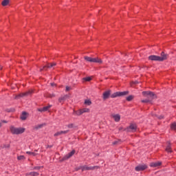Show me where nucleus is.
I'll list each match as a JSON object with an SVG mask.
<instances>
[{
    "label": "nucleus",
    "mask_w": 176,
    "mask_h": 176,
    "mask_svg": "<svg viewBox=\"0 0 176 176\" xmlns=\"http://www.w3.org/2000/svg\"><path fill=\"white\" fill-rule=\"evenodd\" d=\"M168 58V54L162 52L161 53V56L151 55L148 56V60L151 61H164V60H167Z\"/></svg>",
    "instance_id": "nucleus-1"
},
{
    "label": "nucleus",
    "mask_w": 176,
    "mask_h": 176,
    "mask_svg": "<svg viewBox=\"0 0 176 176\" xmlns=\"http://www.w3.org/2000/svg\"><path fill=\"white\" fill-rule=\"evenodd\" d=\"M142 95L144 97H146L148 99L142 100V102H151L155 97V94L151 91H143Z\"/></svg>",
    "instance_id": "nucleus-2"
},
{
    "label": "nucleus",
    "mask_w": 176,
    "mask_h": 176,
    "mask_svg": "<svg viewBox=\"0 0 176 176\" xmlns=\"http://www.w3.org/2000/svg\"><path fill=\"white\" fill-rule=\"evenodd\" d=\"M10 131L15 135H19V134H23L25 131V128L23 127H15L14 126H10Z\"/></svg>",
    "instance_id": "nucleus-3"
},
{
    "label": "nucleus",
    "mask_w": 176,
    "mask_h": 176,
    "mask_svg": "<svg viewBox=\"0 0 176 176\" xmlns=\"http://www.w3.org/2000/svg\"><path fill=\"white\" fill-rule=\"evenodd\" d=\"M84 60L88 63H97L98 64H102V60L100 58H92L87 56H84Z\"/></svg>",
    "instance_id": "nucleus-4"
},
{
    "label": "nucleus",
    "mask_w": 176,
    "mask_h": 176,
    "mask_svg": "<svg viewBox=\"0 0 176 176\" xmlns=\"http://www.w3.org/2000/svg\"><path fill=\"white\" fill-rule=\"evenodd\" d=\"M127 94H129V91H118V92H116L114 94H113L111 97V98H116V97H122L123 96H127Z\"/></svg>",
    "instance_id": "nucleus-5"
},
{
    "label": "nucleus",
    "mask_w": 176,
    "mask_h": 176,
    "mask_svg": "<svg viewBox=\"0 0 176 176\" xmlns=\"http://www.w3.org/2000/svg\"><path fill=\"white\" fill-rule=\"evenodd\" d=\"M81 168H82V171H89V170H93L97 168H100V166H89L87 165H84L81 166Z\"/></svg>",
    "instance_id": "nucleus-6"
},
{
    "label": "nucleus",
    "mask_w": 176,
    "mask_h": 176,
    "mask_svg": "<svg viewBox=\"0 0 176 176\" xmlns=\"http://www.w3.org/2000/svg\"><path fill=\"white\" fill-rule=\"evenodd\" d=\"M32 93H33L32 90H29L26 92L19 94V95H16L15 96V100H19L20 97H27V96H30V94H32Z\"/></svg>",
    "instance_id": "nucleus-7"
},
{
    "label": "nucleus",
    "mask_w": 176,
    "mask_h": 176,
    "mask_svg": "<svg viewBox=\"0 0 176 176\" xmlns=\"http://www.w3.org/2000/svg\"><path fill=\"white\" fill-rule=\"evenodd\" d=\"M148 168V166L146 164L139 165L135 168V171H144V170H146Z\"/></svg>",
    "instance_id": "nucleus-8"
},
{
    "label": "nucleus",
    "mask_w": 176,
    "mask_h": 176,
    "mask_svg": "<svg viewBox=\"0 0 176 176\" xmlns=\"http://www.w3.org/2000/svg\"><path fill=\"white\" fill-rule=\"evenodd\" d=\"M75 155V150L72 151L70 153H69L67 155H65L62 160H68V159H70V157H72Z\"/></svg>",
    "instance_id": "nucleus-9"
},
{
    "label": "nucleus",
    "mask_w": 176,
    "mask_h": 176,
    "mask_svg": "<svg viewBox=\"0 0 176 176\" xmlns=\"http://www.w3.org/2000/svg\"><path fill=\"white\" fill-rule=\"evenodd\" d=\"M57 65V63H47V65L44 66L43 68L40 69V71H43V69L47 70L46 68H53V67H56Z\"/></svg>",
    "instance_id": "nucleus-10"
},
{
    "label": "nucleus",
    "mask_w": 176,
    "mask_h": 176,
    "mask_svg": "<svg viewBox=\"0 0 176 176\" xmlns=\"http://www.w3.org/2000/svg\"><path fill=\"white\" fill-rule=\"evenodd\" d=\"M51 107L52 104H49L48 106L44 107L43 108L38 109L37 111H38V112H46L48 109H50Z\"/></svg>",
    "instance_id": "nucleus-11"
},
{
    "label": "nucleus",
    "mask_w": 176,
    "mask_h": 176,
    "mask_svg": "<svg viewBox=\"0 0 176 176\" xmlns=\"http://www.w3.org/2000/svg\"><path fill=\"white\" fill-rule=\"evenodd\" d=\"M67 133H69V130H67V131H60L58 132H56V133H54V137H58V135H63V134H67Z\"/></svg>",
    "instance_id": "nucleus-12"
},
{
    "label": "nucleus",
    "mask_w": 176,
    "mask_h": 176,
    "mask_svg": "<svg viewBox=\"0 0 176 176\" xmlns=\"http://www.w3.org/2000/svg\"><path fill=\"white\" fill-rule=\"evenodd\" d=\"M136 130H137V125L135 124H131L128 128V131H132L133 133H134V131H135Z\"/></svg>",
    "instance_id": "nucleus-13"
},
{
    "label": "nucleus",
    "mask_w": 176,
    "mask_h": 176,
    "mask_svg": "<svg viewBox=\"0 0 176 176\" xmlns=\"http://www.w3.org/2000/svg\"><path fill=\"white\" fill-rule=\"evenodd\" d=\"M160 166H162V162H151L150 164L151 167H159Z\"/></svg>",
    "instance_id": "nucleus-14"
},
{
    "label": "nucleus",
    "mask_w": 176,
    "mask_h": 176,
    "mask_svg": "<svg viewBox=\"0 0 176 176\" xmlns=\"http://www.w3.org/2000/svg\"><path fill=\"white\" fill-rule=\"evenodd\" d=\"M109 96H111V91H107L103 94V99L107 100V98H109Z\"/></svg>",
    "instance_id": "nucleus-15"
},
{
    "label": "nucleus",
    "mask_w": 176,
    "mask_h": 176,
    "mask_svg": "<svg viewBox=\"0 0 176 176\" xmlns=\"http://www.w3.org/2000/svg\"><path fill=\"white\" fill-rule=\"evenodd\" d=\"M111 116L114 119L115 122H119L120 120V115L119 114H113Z\"/></svg>",
    "instance_id": "nucleus-16"
},
{
    "label": "nucleus",
    "mask_w": 176,
    "mask_h": 176,
    "mask_svg": "<svg viewBox=\"0 0 176 176\" xmlns=\"http://www.w3.org/2000/svg\"><path fill=\"white\" fill-rule=\"evenodd\" d=\"M27 115H28V113L27 112L23 111L21 115V120H25L27 119Z\"/></svg>",
    "instance_id": "nucleus-17"
},
{
    "label": "nucleus",
    "mask_w": 176,
    "mask_h": 176,
    "mask_svg": "<svg viewBox=\"0 0 176 176\" xmlns=\"http://www.w3.org/2000/svg\"><path fill=\"white\" fill-rule=\"evenodd\" d=\"M93 80V76H88L82 78V82L85 83V82H90Z\"/></svg>",
    "instance_id": "nucleus-18"
},
{
    "label": "nucleus",
    "mask_w": 176,
    "mask_h": 176,
    "mask_svg": "<svg viewBox=\"0 0 176 176\" xmlns=\"http://www.w3.org/2000/svg\"><path fill=\"white\" fill-rule=\"evenodd\" d=\"M74 115H76L77 116H80V115H83V113H82V109L78 110L76 111H74Z\"/></svg>",
    "instance_id": "nucleus-19"
},
{
    "label": "nucleus",
    "mask_w": 176,
    "mask_h": 176,
    "mask_svg": "<svg viewBox=\"0 0 176 176\" xmlns=\"http://www.w3.org/2000/svg\"><path fill=\"white\" fill-rule=\"evenodd\" d=\"M43 126H45V124H38L34 126V130H39V129H42V127H43Z\"/></svg>",
    "instance_id": "nucleus-20"
},
{
    "label": "nucleus",
    "mask_w": 176,
    "mask_h": 176,
    "mask_svg": "<svg viewBox=\"0 0 176 176\" xmlns=\"http://www.w3.org/2000/svg\"><path fill=\"white\" fill-rule=\"evenodd\" d=\"M10 2V0H3L1 3L2 6H8L9 5V3Z\"/></svg>",
    "instance_id": "nucleus-21"
},
{
    "label": "nucleus",
    "mask_w": 176,
    "mask_h": 176,
    "mask_svg": "<svg viewBox=\"0 0 176 176\" xmlns=\"http://www.w3.org/2000/svg\"><path fill=\"white\" fill-rule=\"evenodd\" d=\"M84 104L85 105L90 106V105H91V100L90 99H87L85 100Z\"/></svg>",
    "instance_id": "nucleus-22"
},
{
    "label": "nucleus",
    "mask_w": 176,
    "mask_h": 176,
    "mask_svg": "<svg viewBox=\"0 0 176 176\" xmlns=\"http://www.w3.org/2000/svg\"><path fill=\"white\" fill-rule=\"evenodd\" d=\"M81 111L82 113H89V112H90V109H87V108L81 109Z\"/></svg>",
    "instance_id": "nucleus-23"
},
{
    "label": "nucleus",
    "mask_w": 176,
    "mask_h": 176,
    "mask_svg": "<svg viewBox=\"0 0 176 176\" xmlns=\"http://www.w3.org/2000/svg\"><path fill=\"white\" fill-rule=\"evenodd\" d=\"M26 175L38 176L39 175V173H38L37 172H30L29 173H27Z\"/></svg>",
    "instance_id": "nucleus-24"
},
{
    "label": "nucleus",
    "mask_w": 176,
    "mask_h": 176,
    "mask_svg": "<svg viewBox=\"0 0 176 176\" xmlns=\"http://www.w3.org/2000/svg\"><path fill=\"white\" fill-rule=\"evenodd\" d=\"M67 96H64L58 99L59 102H63V101H65L67 100Z\"/></svg>",
    "instance_id": "nucleus-25"
},
{
    "label": "nucleus",
    "mask_w": 176,
    "mask_h": 176,
    "mask_svg": "<svg viewBox=\"0 0 176 176\" xmlns=\"http://www.w3.org/2000/svg\"><path fill=\"white\" fill-rule=\"evenodd\" d=\"M166 152H168V153H171V146L168 145L166 148Z\"/></svg>",
    "instance_id": "nucleus-26"
},
{
    "label": "nucleus",
    "mask_w": 176,
    "mask_h": 176,
    "mask_svg": "<svg viewBox=\"0 0 176 176\" xmlns=\"http://www.w3.org/2000/svg\"><path fill=\"white\" fill-rule=\"evenodd\" d=\"M134 98L133 95H130L129 96L126 97V101H131Z\"/></svg>",
    "instance_id": "nucleus-27"
},
{
    "label": "nucleus",
    "mask_w": 176,
    "mask_h": 176,
    "mask_svg": "<svg viewBox=\"0 0 176 176\" xmlns=\"http://www.w3.org/2000/svg\"><path fill=\"white\" fill-rule=\"evenodd\" d=\"M18 160H25V157L24 155H19L17 157Z\"/></svg>",
    "instance_id": "nucleus-28"
},
{
    "label": "nucleus",
    "mask_w": 176,
    "mask_h": 176,
    "mask_svg": "<svg viewBox=\"0 0 176 176\" xmlns=\"http://www.w3.org/2000/svg\"><path fill=\"white\" fill-rule=\"evenodd\" d=\"M170 129H172V130H176V122H173V123L171 124Z\"/></svg>",
    "instance_id": "nucleus-29"
},
{
    "label": "nucleus",
    "mask_w": 176,
    "mask_h": 176,
    "mask_svg": "<svg viewBox=\"0 0 176 176\" xmlns=\"http://www.w3.org/2000/svg\"><path fill=\"white\" fill-rule=\"evenodd\" d=\"M27 155H31L32 156H36V153L31 151H27L26 152Z\"/></svg>",
    "instance_id": "nucleus-30"
},
{
    "label": "nucleus",
    "mask_w": 176,
    "mask_h": 176,
    "mask_svg": "<svg viewBox=\"0 0 176 176\" xmlns=\"http://www.w3.org/2000/svg\"><path fill=\"white\" fill-rule=\"evenodd\" d=\"M137 83H138L137 81L131 83V87H135V85H137Z\"/></svg>",
    "instance_id": "nucleus-31"
},
{
    "label": "nucleus",
    "mask_w": 176,
    "mask_h": 176,
    "mask_svg": "<svg viewBox=\"0 0 176 176\" xmlns=\"http://www.w3.org/2000/svg\"><path fill=\"white\" fill-rule=\"evenodd\" d=\"M3 148H10V145L9 144H3Z\"/></svg>",
    "instance_id": "nucleus-32"
},
{
    "label": "nucleus",
    "mask_w": 176,
    "mask_h": 176,
    "mask_svg": "<svg viewBox=\"0 0 176 176\" xmlns=\"http://www.w3.org/2000/svg\"><path fill=\"white\" fill-rule=\"evenodd\" d=\"M67 127L69 129H72V127H74V124H69L67 125Z\"/></svg>",
    "instance_id": "nucleus-33"
},
{
    "label": "nucleus",
    "mask_w": 176,
    "mask_h": 176,
    "mask_svg": "<svg viewBox=\"0 0 176 176\" xmlns=\"http://www.w3.org/2000/svg\"><path fill=\"white\" fill-rule=\"evenodd\" d=\"M42 166H36L34 168V170H41Z\"/></svg>",
    "instance_id": "nucleus-34"
},
{
    "label": "nucleus",
    "mask_w": 176,
    "mask_h": 176,
    "mask_svg": "<svg viewBox=\"0 0 176 176\" xmlns=\"http://www.w3.org/2000/svg\"><path fill=\"white\" fill-rule=\"evenodd\" d=\"M51 86L52 87H57V85H56L55 83H51Z\"/></svg>",
    "instance_id": "nucleus-35"
},
{
    "label": "nucleus",
    "mask_w": 176,
    "mask_h": 176,
    "mask_svg": "<svg viewBox=\"0 0 176 176\" xmlns=\"http://www.w3.org/2000/svg\"><path fill=\"white\" fill-rule=\"evenodd\" d=\"M76 171H78V170H82V166L76 168Z\"/></svg>",
    "instance_id": "nucleus-36"
},
{
    "label": "nucleus",
    "mask_w": 176,
    "mask_h": 176,
    "mask_svg": "<svg viewBox=\"0 0 176 176\" xmlns=\"http://www.w3.org/2000/svg\"><path fill=\"white\" fill-rule=\"evenodd\" d=\"M113 145H116V144H118V141L113 142Z\"/></svg>",
    "instance_id": "nucleus-37"
},
{
    "label": "nucleus",
    "mask_w": 176,
    "mask_h": 176,
    "mask_svg": "<svg viewBox=\"0 0 176 176\" xmlns=\"http://www.w3.org/2000/svg\"><path fill=\"white\" fill-rule=\"evenodd\" d=\"M158 119H163V116H160V117H158Z\"/></svg>",
    "instance_id": "nucleus-38"
},
{
    "label": "nucleus",
    "mask_w": 176,
    "mask_h": 176,
    "mask_svg": "<svg viewBox=\"0 0 176 176\" xmlns=\"http://www.w3.org/2000/svg\"><path fill=\"white\" fill-rule=\"evenodd\" d=\"M2 127V122H0V128Z\"/></svg>",
    "instance_id": "nucleus-39"
},
{
    "label": "nucleus",
    "mask_w": 176,
    "mask_h": 176,
    "mask_svg": "<svg viewBox=\"0 0 176 176\" xmlns=\"http://www.w3.org/2000/svg\"><path fill=\"white\" fill-rule=\"evenodd\" d=\"M3 123H8V122H7V121L3 120Z\"/></svg>",
    "instance_id": "nucleus-40"
},
{
    "label": "nucleus",
    "mask_w": 176,
    "mask_h": 176,
    "mask_svg": "<svg viewBox=\"0 0 176 176\" xmlns=\"http://www.w3.org/2000/svg\"><path fill=\"white\" fill-rule=\"evenodd\" d=\"M0 69H2V66L0 65Z\"/></svg>",
    "instance_id": "nucleus-41"
},
{
    "label": "nucleus",
    "mask_w": 176,
    "mask_h": 176,
    "mask_svg": "<svg viewBox=\"0 0 176 176\" xmlns=\"http://www.w3.org/2000/svg\"><path fill=\"white\" fill-rule=\"evenodd\" d=\"M66 89H69L68 87H66Z\"/></svg>",
    "instance_id": "nucleus-42"
},
{
    "label": "nucleus",
    "mask_w": 176,
    "mask_h": 176,
    "mask_svg": "<svg viewBox=\"0 0 176 176\" xmlns=\"http://www.w3.org/2000/svg\"><path fill=\"white\" fill-rule=\"evenodd\" d=\"M35 152H38V150H35Z\"/></svg>",
    "instance_id": "nucleus-43"
},
{
    "label": "nucleus",
    "mask_w": 176,
    "mask_h": 176,
    "mask_svg": "<svg viewBox=\"0 0 176 176\" xmlns=\"http://www.w3.org/2000/svg\"><path fill=\"white\" fill-rule=\"evenodd\" d=\"M22 87H24V85H22Z\"/></svg>",
    "instance_id": "nucleus-44"
}]
</instances>
